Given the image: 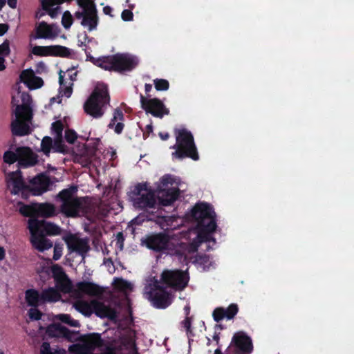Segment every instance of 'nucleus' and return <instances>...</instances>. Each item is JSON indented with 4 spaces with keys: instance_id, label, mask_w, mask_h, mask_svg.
<instances>
[{
    "instance_id": "1",
    "label": "nucleus",
    "mask_w": 354,
    "mask_h": 354,
    "mask_svg": "<svg viewBox=\"0 0 354 354\" xmlns=\"http://www.w3.org/2000/svg\"><path fill=\"white\" fill-rule=\"evenodd\" d=\"M8 187H12L10 193L28 199L30 195L40 196L48 190L51 184L50 178L44 173H40L30 178L27 184L20 169L8 173L6 176Z\"/></svg>"
},
{
    "instance_id": "2",
    "label": "nucleus",
    "mask_w": 354,
    "mask_h": 354,
    "mask_svg": "<svg viewBox=\"0 0 354 354\" xmlns=\"http://www.w3.org/2000/svg\"><path fill=\"white\" fill-rule=\"evenodd\" d=\"M77 192V187L71 185L57 195V199L62 203L59 212L67 218H77L86 212L84 198L75 196Z\"/></svg>"
},
{
    "instance_id": "3",
    "label": "nucleus",
    "mask_w": 354,
    "mask_h": 354,
    "mask_svg": "<svg viewBox=\"0 0 354 354\" xmlns=\"http://www.w3.org/2000/svg\"><path fill=\"white\" fill-rule=\"evenodd\" d=\"M175 135L176 142L171 148L176 151L172 153V156L180 160L189 158L198 160L199 156L192 133L186 129H175Z\"/></svg>"
},
{
    "instance_id": "4",
    "label": "nucleus",
    "mask_w": 354,
    "mask_h": 354,
    "mask_svg": "<svg viewBox=\"0 0 354 354\" xmlns=\"http://www.w3.org/2000/svg\"><path fill=\"white\" fill-rule=\"evenodd\" d=\"M109 102L107 85L98 83L84 104V112L94 118H100L104 113L103 107L109 104Z\"/></svg>"
},
{
    "instance_id": "5",
    "label": "nucleus",
    "mask_w": 354,
    "mask_h": 354,
    "mask_svg": "<svg viewBox=\"0 0 354 354\" xmlns=\"http://www.w3.org/2000/svg\"><path fill=\"white\" fill-rule=\"evenodd\" d=\"M146 246L156 252L164 253L170 256L181 258L184 256L182 243L171 241L170 236L165 232L152 234L147 236Z\"/></svg>"
},
{
    "instance_id": "6",
    "label": "nucleus",
    "mask_w": 354,
    "mask_h": 354,
    "mask_svg": "<svg viewBox=\"0 0 354 354\" xmlns=\"http://www.w3.org/2000/svg\"><path fill=\"white\" fill-rule=\"evenodd\" d=\"M21 98L24 104L16 105V118L11 122L12 133L15 136H24L30 134L31 131L28 122L32 120V112L30 105L26 103L30 100V96L26 93H23Z\"/></svg>"
},
{
    "instance_id": "7",
    "label": "nucleus",
    "mask_w": 354,
    "mask_h": 354,
    "mask_svg": "<svg viewBox=\"0 0 354 354\" xmlns=\"http://www.w3.org/2000/svg\"><path fill=\"white\" fill-rule=\"evenodd\" d=\"M189 279L187 270L166 268L162 271L157 281L175 293L183 291L188 286Z\"/></svg>"
},
{
    "instance_id": "8",
    "label": "nucleus",
    "mask_w": 354,
    "mask_h": 354,
    "mask_svg": "<svg viewBox=\"0 0 354 354\" xmlns=\"http://www.w3.org/2000/svg\"><path fill=\"white\" fill-rule=\"evenodd\" d=\"M147 288L149 289L147 292L148 299L156 308L165 309L172 304L174 293L158 282L157 279L154 278Z\"/></svg>"
},
{
    "instance_id": "9",
    "label": "nucleus",
    "mask_w": 354,
    "mask_h": 354,
    "mask_svg": "<svg viewBox=\"0 0 354 354\" xmlns=\"http://www.w3.org/2000/svg\"><path fill=\"white\" fill-rule=\"evenodd\" d=\"M133 206L139 209L154 208L156 204L155 192L147 183L137 184L131 192Z\"/></svg>"
},
{
    "instance_id": "10",
    "label": "nucleus",
    "mask_w": 354,
    "mask_h": 354,
    "mask_svg": "<svg viewBox=\"0 0 354 354\" xmlns=\"http://www.w3.org/2000/svg\"><path fill=\"white\" fill-rule=\"evenodd\" d=\"M232 354H250L253 351L252 339L244 332L236 333L228 346Z\"/></svg>"
},
{
    "instance_id": "11",
    "label": "nucleus",
    "mask_w": 354,
    "mask_h": 354,
    "mask_svg": "<svg viewBox=\"0 0 354 354\" xmlns=\"http://www.w3.org/2000/svg\"><path fill=\"white\" fill-rule=\"evenodd\" d=\"M28 228L30 234L55 236L61 232V229L57 225L37 218H30L28 222Z\"/></svg>"
},
{
    "instance_id": "12",
    "label": "nucleus",
    "mask_w": 354,
    "mask_h": 354,
    "mask_svg": "<svg viewBox=\"0 0 354 354\" xmlns=\"http://www.w3.org/2000/svg\"><path fill=\"white\" fill-rule=\"evenodd\" d=\"M41 274H45L46 277H48L51 274L57 286L64 292H68L71 291V282L61 266L54 264L50 267L44 268ZM40 276L43 277L42 274Z\"/></svg>"
},
{
    "instance_id": "13",
    "label": "nucleus",
    "mask_w": 354,
    "mask_h": 354,
    "mask_svg": "<svg viewBox=\"0 0 354 354\" xmlns=\"http://www.w3.org/2000/svg\"><path fill=\"white\" fill-rule=\"evenodd\" d=\"M140 104L142 109L153 117L162 118L169 114V109L158 98L148 99L140 94Z\"/></svg>"
},
{
    "instance_id": "14",
    "label": "nucleus",
    "mask_w": 354,
    "mask_h": 354,
    "mask_svg": "<svg viewBox=\"0 0 354 354\" xmlns=\"http://www.w3.org/2000/svg\"><path fill=\"white\" fill-rule=\"evenodd\" d=\"M191 216L197 222V226L207 225L212 219L216 221V214L211 205L198 203L191 211Z\"/></svg>"
},
{
    "instance_id": "15",
    "label": "nucleus",
    "mask_w": 354,
    "mask_h": 354,
    "mask_svg": "<svg viewBox=\"0 0 354 354\" xmlns=\"http://www.w3.org/2000/svg\"><path fill=\"white\" fill-rule=\"evenodd\" d=\"M115 71L118 73H124L131 71L139 63L137 57L129 54H115Z\"/></svg>"
},
{
    "instance_id": "16",
    "label": "nucleus",
    "mask_w": 354,
    "mask_h": 354,
    "mask_svg": "<svg viewBox=\"0 0 354 354\" xmlns=\"http://www.w3.org/2000/svg\"><path fill=\"white\" fill-rule=\"evenodd\" d=\"M74 292L78 296L87 295L91 297H100L104 293V288L99 285L89 281H80L75 285Z\"/></svg>"
},
{
    "instance_id": "17",
    "label": "nucleus",
    "mask_w": 354,
    "mask_h": 354,
    "mask_svg": "<svg viewBox=\"0 0 354 354\" xmlns=\"http://www.w3.org/2000/svg\"><path fill=\"white\" fill-rule=\"evenodd\" d=\"M18 164L21 167L26 168L35 165L38 162V156L28 147L17 148Z\"/></svg>"
},
{
    "instance_id": "18",
    "label": "nucleus",
    "mask_w": 354,
    "mask_h": 354,
    "mask_svg": "<svg viewBox=\"0 0 354 354\" xmlns=\"http://www.w3.org/2000/svg\"><path fill=\"white\" fill-rule=\"evenodd\" d=\"M93 313L100 318H108L111 321H116L118 313L116 310L106 306L103 302L97 300H91Z\"/></svg>"
},
{
    "instance_id": "19",
    "label": "nucleus",
    "mask_w": 354,
    "mask_h": 354,
    "mask_svg": "<svg viewBox=\"0 0 354 354\" xmlns=\"http://www.w3.org/2000/svg\"><path fill=\"white\" fill-rule=\"evenodd\" d=\"M65 241L67 248L71 252H75L82 257H85L90 249L88 241L86 239H80L71 235L66 239Z\"/></svg>"
},
{
    "instance_id": "20",
    "label": "nucleus",
    "mask_w": 354,
    "mask_h": 354,
    "mask_svg": "<svg viewBox=\"0 0 354 354\" xmlns=\"http://www.w3.org/2000/svg\"><path fill=\"white\" fill-rule=\"evenodd\" d=\"M217 225L214 219H212L207 222V225L197 226L198 241L201 243H216V239L212 236V233L215 232Z\"/></svg>"
},
{
    "instance_id": "21",
    "label": "nucleus",
    "mask_w": 354,
    "mask_h": 354,
    "mask_svg": "<svg viewBox=\"0 0 354 354\" xmlns=\"http://www.w3.org/2000/svg\"><path fill=\"white\" fill-rule=\"evenodd\" d=\"M239 306L236 304L232 303L227 308L217 307L212 313L214 320L218 323L223 319L230 320L234 318L239 312Z\"/></svg>"
},
{
    "instance_id": "22",
    "label": "nucleus",
    "mask_w": 354,
    "mask_h": 354,
    "mask_svg": "<svg viewBox=\"0 0 354 354\" xmlns=\"http://www.w3.org/2000/svg\"><path fill=\"white\" fill-rule=\"evenodd\" d=\"M98 24L97 11L95 3L91 1L89 7L87 8V12L81 21V25L88 27L89 31L95 30Z\"/></svg>"
},
{
    "instance_id": "23",
    "label": "nucleus",
    "mask_w": 354,
    "mask_h": 354,
    "mask_svg": "<svg viewBox=\"0 0 354 354\" xmlns=\"http://www.w3.org/2000/svg\"><path fill=\"white\" fill-rule=\"evenodd\" d=\"M58 35V31L54 28V25H50L46 21H41L35 28L36 39H54Z\"/></svg>"
},
{
    "instance_id": "24",
    "label": "nucleus",
    "mask_w": 354,
    "mask_h": 354,
    "mask_svg": "<svg viewBox=\"0 0 354 354\" xmlns=\"http://www.w3.org/2000/svg\"><path fill=\"white\" fill-rule=\"evenodd\" d=\"M158 194L160 204L162 206H169L178 198L179 189L178 188L160 189Z\"/></svg>"
},
{
    "instance_id": "25",
    "label": "nucleus",
    "mask_w": 354,
    "mask_h": 354,
    "mask_svg": "<svg viewBox=\"0 0 354 354\" xmlns=\"http://www.w3.org/2000/svg\"><path fill=\"white\" fill-rule=\"evenodd\" d=\"M82 342L87 346V348L91 353L96 348H100L104 346V342L101 335L99 333H91L84 335L82 338Z\"/></svg>"
},
{
    "instance_id": "26",
    "label": "nucleus",
    "mask_w": 354,
    "mask_h": 354,
    "mask_svg": "<svg viewBox=\"0 0 354 354\" xmlns=\"http://www.w3.org/2000/svg\"><path fill=\"white\" fill-rule=\"evenodd\" d=\"M47 333L51 337H63L67 339L71 340V335L73 333L66 327L60 324H52L48 326Z\"/></svg>"
},
{
    "instance_id": "27",
    "label": "nucleus",
    "mask_w": 354,
    "mask_h": 354,
    "mask_svg": "<svg viewBox=\"0 0 354 354\" xmlns=\"http://www.w3.org/2000/svg\"><path fill=\"white\" fill-rule=\"evenodd\" d=\"M30 242L32 246L39 252H44L53 247V242L39 234H30Z\"/></svg>"
},
{
    "instance_id": "28",
    "label": "nucleus",
    "mask_w": 354,
    "mask_h": 354,
    "mask_svg": "<svg viewBox=\"0 0 354 354\" xmlns=\"http://www.w3.org/2000/svg\"><path fill=\"white\" fill-rule=\"evenodd\" d=\"M58 214L55 205L50 203H39L36 205V216L50 218Z\"/></svg>"
},
{
    "instance_id": "29",
    "label": "nucleus",
    "mask_w": 354,
    "mask_h": 354,
    "mask_svg": "<svg viewBox=\"0 0 354 354\" xmlns=\"http://www.w3.org/2000/svg\"><path fill=\"white\" fill-rule=\"evenodd\" d=\"M25 300L28 306L37 308L41 304V295L39 291L30 288L28 289L25 292Z\"/></svg>"
},
{
    "instance_id": "30",
    "label": "nucleus",
    "mask_w": 354,
    "mask_h": 354,
    "mask_svg": "<svg viewBox=\"0 0 354 354\" xmlns=\"http://www.w3.org/2000/svg\"><path fill=\"white\" fill-rule=\"evenodd\" d=\"M41 303L43 304L56 302L61 298L59 292L52 287L43 290L41 292Z\"/></svg>"
},
{
    "instance_id": "31",
    "label": "nucleus",
    "mask_w": 354,
    "mask_h": 354,
    "mask_svg": "<svg viewBox=\"0 0 354 354\" xmlns=\"http://www.w3.org/2000/svg\"><path fill=\"white\" fill-rule=\"evenodd\" d=\"M73 55H74L73 50L68 47L61 45L51 46V56L71 58Z\"/></svg>"
},
{
    "instance_id": "32",
    "label": "nucleus",
    "mask_w": 354,
    "mask_h": 354,
    "mask_svg": "<svg viewBox=\"0 0 354 354\" xmlns=\"http://www.w3.org/2000/svg\"><path fill=\"white\" fill-rule=\"evenodd\" d=\"M115 55L102 56L98 57L99 62L97 63V66L102 68L106 71H115Z\"/></svg>"
},
{
    "instance_id": "33",
    "label": "nucleus",
    "mask_w": 354,
    "mask_h": 354,
    "mask_svg": "<svg viewBox=\"0 0 354 354\" xmlns=\"http://www.w3.org/2000/svg\"><path fill=\"white\" fill-rule=\"evenodd\" d=\"M74 308L82 315L89 317L93 314L91 301L77 300L74 303Z\"/></svg>"
},
{
    "instance_id": "34",
    "label": "nucleus",
    "mask_w": 354,
    "mask_h": 354,
    "mask_svg": "<svg viewBox=\"0 0 354 354\" xmlns=\"http://www.w3.org/2000/svg\"><path fill=\"white\" fill-rule=\"evenodd\" d=\"M56 4H53L52 1L41 0L42 9L45 10L51 18H55L61 12V8L57 6L56 8H51Z\"/></svg>"
},
{
    "instance_id": "35",
    "label": "nucleus",
    "mask_w": 354,
    "mask_h": 354,
    "mask_svg": "<svg viewBox=\"0 0 354 354\" xmlns=\"http://www.w3.org/2000/svg\"><path fill=\"white\" fill-rule=\"evenodd\" d=\"M77 5L82 8V11H77L75 13V17L77 19L83 20L86 12L87 8L91 3V0H77Z\"/></svg>"
},
{
    "instance_id": "36",
    "label": "nucleus",
    "mask_w": 354,
    "mask_h": 354,
    "mask_svg": "<svg viewBox=\"0 0 354 354\" xmlns=\"http://www.w3.org/2000/svg\"><path fill=\"white\" fill-rule=\"evenodd\" d=\"M32 53L37 56H51V46H35L32 49Z\"/></svg>"
},
{
    "instance_id": "37",
    "label": "nucleus",
    "mask_w": 354,
    "mask_h": 354,
    "mask_svg": "<svg viewBox=\"0 0 354 354\" xmlns=\"http://www.w3.org/2000/svg\"><path fill=\"white\" fill-rule=\"evenodd\" d=\"M35 76V73L31 68L24 70L20 75V81L25 84L28 85V87H31L30 82Z\"/></svg>"
},
{
    "instance_id": "38",
    "label": "nucleus",
    "mask_w": 354,
    "mask_h": 354,
    "mask_svg": "<svg viewBox=\"0 0 354 354\" xmlns=\"http://www.w3.org/2000/svg\"><path fill=\"white\" fill-rule=\"evenodd\" d=\"M19 205H21L19 211L21 215L26 217H32L36 216V206L32 207L28 205L23 204L21 203H19Z\"/></svg>"
},
{
    "instance_id": "39",
    "label": "nucleus",
    "mask_w": 354,
    "mask_h": 354,
    "mask_svg": "<svg viewBox=\"0 0 354 354\" xmlns=\"http://www.w3.org/2000/svg\"><path fill=\"white\" fill-rule=\"evenodd\" d=\"M51 149H53V140L49 136H45L41 142V151L46 156H49Z\"/></svg>"
},
{
    "instance_id": "40",
    "label": "nucleus",
    "mask_w": 354,
    "mask_h": 354,
    "mask_svg": "<svg viewBox=\"0 0 354 354\" xmlns=\"http://www.w3.org/2000/svg\"><path fill=\"white\" fill-rule=\"evenodd\" d=\"M53 149L55 152L65 153L66 152V146L64 143L62 137H55L53 142Z\"/></svg>"
},
{
    "instance_id": "41",
    "label": "nucleus",
    "mask_w": 354,
    "mask_h": 354,
    "mask_svg": "<svg viewBox=\"0 0 354 354\" xmlns=\"http://www.w3.org/2000/svg\"><path fill=\"white\" fill-rule=\"evenodd\" d=\"M69 351L74 354H90L87 346L83 342L82 344H73L69 347Z\"/></svg>"
},
{
    "instance_id": "42",
    "label": "nucleus",
    "mask_w": 354,
    "mask_h": 354,
    "mask_svg": "<svg viewBox=\"0 0 354 354\" xmlns=\"http://www.w3.org/2000/svg\"><path fill=\"white\" fill-rule=\"evenodd\" d=\"M59 319L65 324H68L73 327H79L80 323L77 320L73 319L71 316L68 314H60L59 315Z\"/></svg>"
},
{
    "instance_id": "43",
    "label": "nucleus",
    "mask_w": 354,
    "mask_h": 354,
    "mask_svg": "<svg viewBox=\"0 0 354 354\" xmlns=\"http://www.w3.org/2000/svg\"><path fill=\"white\" fill-rule=\"evenodd\" d=\"M18 153L17 151L13 152L10 150L6 151L3 154V161L8 164H13L16 161L18 162Z\"/></svg>"
},
{
    "instance_id": "44",
    "label": "nucleus",
    "mask_w": 354,
    "mask_h": 354,
    "mask_svg": "<svg viewBox=\"0 0 354 354\" xmlns=\"http://www.w3.org/2000/svg\"><path fill=\"white\" fill-rule=\"evenodd\" d=\"M62 73L63 72L62 71H60V72L59 73V83L61 87L65 86V88L63 91V95L67 97H71V95L72 94L73 89H72L71 86H66V83L64 81V75L62 74Z\"/></svg>"
},
{
    "instance_id": "45",
    "label": "nucleus",
    "mask_w": 354,
    "mask_h": 354,
    "mask_svg": "<svg viewBox=\"0 0 354 354\" xmlns=\"http://www.w3.org/2000/svg\"><path fill=\"white\" fill-rule=\"evenodd\" d=\"M155 88L157 91H162L169 89V83L167 80L165 79H156L153 80Z\"/></svg>"
},
{
    "instance_id": "46",
    "label": "nucleus",
    "mask_w": 354,
    "mask_h": 354,
    "mask_svg": "<svg viewBox=\"0 0 354 354\" xmlns=\"http://www.w3.org/2000/svg\"><path fill=\"white\" fill-rule=\"evenodd\" d=\"M124 119V115L122 111L120 109H115L114 113H113V117L111 119L109 124L108 125L109 128H110V129L113 128V127L117 121H123Z\"/></svg>"
},
{
    "instance_id": "47",
    "label": "nucleus",
    "mask_w": 354,
    "mask_h": 354,
    "mask_svg": "<svg viewBox=\"0 0 354 354\" xmlns=\"http://www.w3.org/2000/svg\"><path fill=\"white\" fill-rule=\"evenodd\" d=\"M73 22V17L68 10L65 11L62 15V24L65 29H69Z\"/></svg>"
},
{
    "instance_id": "48",
    "label": "nucleus",
    "mask_w": 354,
    "mask_h": 354,
    "mask_svg": "<svg viewBox=\"0 0 354 354\" xmlns=\"http://www.w3.org/2000/svg\"><path fill=\"white\" fill-rule=\"evenodd\" d=\"M51 129L52 131L55 134L56 137H62L64 125L60 120L53 122Z\"/></svg>"
},
{
    "instance_id": "49",
    "label": "nucleus",
    "mask_w": 354,
    "mask_h": 354,
    "mask_svg": "<svg viewBox=\"0 0 354 354\" xmlns=\"http://www.w3.org/2000/svg\"><path fill=\"white\" fill-rule=\"evenodd\" d=\"M174 183V178L170 174H165L163 176L161 177L160 179V185L158 186L159 187V189H161V187H167L168 185H172Z\"/></svg>"
},
{
    "instance_id": "50",
    "label": "nucleus",
    "mask_w": 354,
    "mask_h": 354,
    "mask_svg": "<svg viewBox=\"0 0 354 354\" xmlns=\"http://www.w3.org/2000/svg\"><path fill=\"white\" fill-rule=\"evenodd\" d=\"M30 319L38 321L41 319L42 313L37 308L32 307L28 311Z\"/></svg>"
},
{
    "instance_id": "51",
    "label": "nucleus",
    "mask_w": 354,
    "mask_h": 354,
    "mask_svg": "<svg viewBox=\"0 0 354 354\" xmlns=\"http://www.w3.org/2000/svg\"><path fill=\"white\" fill-rule=\"evenodd\" d=\"M77 138V133L72 129H67L65 131V139L67 142L73 144Z\"/></svg>"
},
{
    "instance_id": "52",
    "label": "nucleus",
    "mask_w": 354,
    "mask_h": 354,
    "mask_svg": "<svg viewBox=\"0 0 354 354\" xmlns=\"http://www.w3.org/2000/svg\"><path fill=\"white\" fill-rule=\"evenodd\" d=\"M77 37V46L80 47H86V43L89 42L91 40V39H89L86 32H84L83 33L78 35Z\"/></svg>"
},
{
    "instance_id": "53",
    "label": "nucleus",
    "mask_w": 354,
    "mask_h": 354,
    "mask_svg": "<svg viewBox=\"0 0 354 354\" xmlns=\"http://www.w3.org/2000/svg\"><path fill=\"white\" fill-rule=\"evenodd\" d=\"M10 53V46L8 41L6 40L0 45V57H4Z\"/></svg>"
},
{
    "instance_id": "54",
    "label": "nucleus",
    "mask_w": 354,
    "mask_h": 354,
    "mask_svg": "<svg viewBox=\"0 0 354 354\" xmlns=\"http://www.w3.org/2000/svg\"><path fill=\"white\" fill-rule=\"evenodd\" d=\"M44 84V81L41 77L36 76L35 75L33 79L30 82L31 87H29L30 88H41Z\"/></svg>"
},
{
    "instance_id": "55",
    "label": "nucleus",
    "mask_w": 354,
    "mask_h": 354,
    "mask_svg": "<svg viewBox=\"0 0 354 354\" xmlns=\"http://www.w3.org/2000/svg\"><path fill=\"white\" fill-rule=\"evenodd\" d=\"M121 17L124 21H131L133 19V14L131 10L125 9L122 11Z\"/></svg>"
},
{
    "instance_id": "56",
    "label": "nucleus",
    "mask_w": 354,
    "mask_h": 354,
    "mask_svg": "<svg viewBox=\"0 0 354 354\" xmlns=\"http://www.w3.org/2000/svg\"><path fill=\"white\" fill-rule=\"evenodd\" d=\"M182 326L186 329L187 333H192V317H186L181 322Z\"/></svg>"
},
{
    "instance_id": "57",
    "label": "nucleus",
    "mask_w": 354,
    "mask_h": 354,
    "mask_svg": "<svg viewBox=\"0 0 354 354\" xmlns=\"http://www.w3.org/2000/svg\"><path fill=\"white\" fill-rule=\"evenodd\" d=\"M62 255V247H61L58 245H55L54 247V252H53V260H55V261L59 260L61 258Z\"/></svg>"
},
{
    "instance_id": "58",
    "label": "nucleus",
    "mask_w": 354,
    "mask_h": 354,
    "mask_svg": "<svg viewBox=\"0 0 354 354\" xmlns=\"http://www.w3.org/2000/svg\"><path fill=\"white\" fill-rule=\"evenodd\" d=\"M51 348L50 345L48 342H43L41 346V354H48V353H50Z\"/></svg>"
},
{
    "instance_id": "59",
    "label": "nucleus",
    "mask_w": 354,
    "mask_h": 354,
    "mask_svg": "<svg viewBox=\"0 0 354 354\" xmlns=\"http://www.w3.org/2000/svg\"><path fill=\"white\" fill-rule=\"evenodd\" d=\"M83 50H84L86 55V61H89L91 63H93L94 65L96 66L97 63L99 62L98 58H95V57H93L91 55L90 52H88L86 48H84Z\"/></svg>"
},
{
    "instance_id": "60",
    "label": "nucleus",
    "mask_w": 354,
    "mask_h": 354,
    "mask_svg": "<svg viewBox=\"0 0 354 354\" xmlns=\"http://www.w3.org/2000/svg\"><path fill=\"white\" fill-rule=\"evenodd\" d=\"M114 126V131L117 134H120L123 131L124 124L122 122H119Z\"/></svg>"
},
{
    "instance_id": "61",
    "label": "nucleus",
    "mask_w": 354,
    "mask_h": 354,
    "mask_svg": "<svg viewBox=\"0 0 354 354\" xmlns=\"http://www.w3.org/2000/svg\"><path fill=\"white\" fill-rule=\"evenodd\" d=\"M67 73L70 76V79L71 81L75 80L77 72L75 71V69L73 68L68 69Z\"/></svg>"
},
{
    "instance_id": "62",
    "label": "nucleus",
    "mask_w": 354,
    "mask_h": 354,
    "mask_svg": "<svg viewBox=\"0 0 354 354\" xmlns=\"http://www.w3.org/2000/svg\"><path fill=\"white\" fill-rule=\"evenodd\" d=\"M9 26L7 24H0V37L8 31Z\"/></svg>"
},
{
    "instance_id": "63",
    "label": "nucleus",
    "mask_w": 354,
    "mask_h": 354,
    "mask_svg": "<svg viewBox=\"0 0 354 354\" xmlns=\"http://www.w3.org/2000/svg\"><path fill=\"white\" fill-rule=\"evenodd\" d=\"M209 257L206 254L199 256L197 258V261L200 263H203V264L207 263L209 261Z\"/></svg>"
},
{
    "instance_id": "64",
    "label": "nucleus",
    "mask_w": 354,
    "mask_h": 354,
    "mask_svg": "<svg viewBox=\"0 0 354 354\" xmlns=\"http://www.w3.org/2000/svg\"><path fill=\"white\" fill-rule=\"evenodd\" d=\"M214 354H232V353H230V351H229V348L227 347V349L225 350V353H223L221 349L218 347V348H216L215 350Z\"/></svg>"
}]
</instances>
